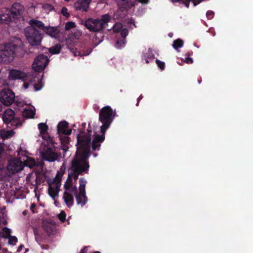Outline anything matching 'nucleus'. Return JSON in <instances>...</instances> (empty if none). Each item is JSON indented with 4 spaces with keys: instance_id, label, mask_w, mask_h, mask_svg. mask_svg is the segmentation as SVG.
Instances as JSON below:
<instances>
[{
    "instance_id": "obj_50",
    "label": "nucleus",
    "mask_w": 253,
    "mask_h": 253,
    "mask_svg": "<svg viewBox=\"0 0 253 253\" xmlns=\"http://www.w3.org/2000/svg\"><path fill=\"white\" fill-rule=\"evenodd\" d=\"M3 0H0V5L2 3Z\"/></svg>"
},
{
    "instance_id": "obj_44",
    "label": "nucleus",
    "mask_w": 253,
    "mask_h": 253,
    "mask_svg": "<svg viewBox=\"0 0 253 253\" xmlns=\"http://www.w3.org/2000/svg\"><path fill=\"white\" fill-rule=\"evenodd\" d=\"M71 52L74 54V56H76L78 55V54H77L78 52L76 50L72 49L71 50Z\"/></svg>"
},
{
    "instance_id": "obj_41",
    "label": "nucleus",
    "mask_w": 253,
    "mask_h": 253,
    "mask_svg": "<svg viewBox=\"0 0 253 253\" xmlns=\"http://www.w3.org/2000/svg\"><path fill=\"white\" fill-rule=\"evenodd\" d=\"M36 205L34 203L32 204L30 206V210L34 213L36 212L35 211V208H36Z\"/></svg>"
},
{
    "instance_id": "obj_19",
    "label": "nucleus",
    "mask_w": 253,
    "mask_h": 253,
    "mask_svg": "<svg viewBox=\"0 0 253 253\" xmlns=\"http://www.w3.org/2000/svg\"><path fill=\"white\" fill-rule=\"evenodd\" d=\"M41 30L51 38H56L59 34V30L56 27L51 26L46 27L44 26L43 23V26L41 27Z\"/></svg>"
},
{
    "instance_id": "obj_1",
    "label": "nucleus",
    "mask_w": 253,
    "mask_h": 253,
    "mask_svg": "<svg viewBox=\"0 0 253 253\" xmlns=\"http://www.w3.org/2000/svg\"><path fill=\"white\" fill-rule=\"evenodd\" d=\"M77 151L75 156L71 162L70 171L64 184L63 199L66 206L72 207L74 202L75 196L77 204L81 207L84 206L87 202L85 187L86 180L81 178L79 180V193L77 187V180L80 174L87 173L89 164L87 159L90 155L91 138L84 132L81 131L77 135Z\"/></svg>"
},
{
    "instance_id": "obj_37",
    "label": "nucleus",
    "mask_w": 253,
    "mask_h": 253,
    "mask_svg": "<svg viewBox=\"0 0 253 253\" xmlns=\"http://www.w3.org/2000/svg\"><path fill=\"white\" fill-rule=\"evenodd\" d=\"M206 16L208 19H211L214 16V12L212 11L209 10L207 12Z\"/></svg>"
},
{
    "instance_id": "obj_6",
    "label": "nucleus",
    "mask_w": 253,
    "mask_h": 253,
    "mask_svg": "<svg viewBox=\"0 0 253 253\" xmlns=\"http://www.w3.org/2000/svg\"><path fill=\"white\" fill-rule=\"evenodd\" d=\"M110 16L105 14L101 16V19L88 18L85 21L84 26L90 31L98 32L105 28L110 21Z\"/></svg>"
},
{
    "instance_id": "obj_47",
    "label": "nucleus",
    "mask_w": 253,
    "mask_h": 253,
    "mask_svg": "<svg viewBox=\"0 0 253 253\" xmlns=\"http://www.w3.org/2000/svg\"><path fill=\"white\" fill-rule=\"evenodd\" d=\"M30 7H32V8H33V9H35V5H34V3H30Z\"/></svg>"
},
{
    "instance_id": "obj_25",
    "label": "nucleus",
    "mask_w": 253,
    "mask_h": 253,
    "mask_svg": "<svg viewBox=\"0 0 253 253\" xmlns=\"http://www.w3.org/2000/svg\"><path fill=\"white\" fill-rule=\"evenodd\" d=\"M61 49V45L60 44H57L53 46L48 48L49 52L51 54H58Z\"/></svg>"
},
{
    "instance_id": "obj_2",
    "label": "nucleus",
    "mask_w": 253,
    "mask_h": 253,
    "mask_svg": "<svg viewBox=\"0 0 253 253\" xmlns=\"http://www.w3.org/2000/svg\"><path fill=\"white\" fill-rule=\"evenodd\" d=\"M116 116V111L110 106H106L100 111L99 120L102 124L100 126V134H97L94 130L88 129L85 133L89 135V138L92 139L91 148L92 150H99L101 143L105 139L106 130L109 127Z\"/></svg>"
},
{
    "instance_id": "obj_7",
    "label": "nucleus",
    "mask_w": 253,
    "mask_h": 253,
    "mask_svg": "<svg viewBox=\"0 0 253 253\" xmlns=\"http://www.w3.org/2000/svg\"><path fill=\"white\" fill-rule=\"evenodd\" d=\"M63 173V172L58 171L56 177L48 183V194L55 201L59 197V192L61 185V179Z\"/></svg>"
},
{
    "instance_id": "obj_17",
    "label": "nucleus",
    "mask_w": 253,
    "mask_h": 253,
    "mask_svg": "<svg viewBox=\"0 0 253 253\" xmlns=\"http://www.w3.org/2000/svg\"><path fill=\"white\" fill-rule=\"evenodd\" d=\"M68 123L66 121H61L57 125V132L59 136L64 134H70L72 129H68Z\"/></svg>"
},
{
    "instance_id": "obj_21",
    "label": "nucleus",
    "mask_w": 253,
    "mask_h": 253,
    "mask_svg": "<svg viewBox=\"0 0 253 253\" xmlns=\"http://www.w3.org/2000/svg\"><path fill=\"white\" fill-rule=\"evenodd\" d=\"M37 179L38 176L36 172H31L29 173L26 177L27 182L33 185H37L38 184Z\"/></svg>"
},
{
    "instance_id": "obj_40",
    "label": "nucleus",
    "mask_w": 253,
    "mask_h": 253,
    "mask_svg": "<svg viewBox=\"0 0 253 253\" xmlns=\"http://www.w3.org/2000/svg\"><path fill=\"white\" fill-rule=\"evenodd\" d=\"M92 0H81L84 5H87L88 7L89 3Z\"/></svg>"
},
{
    "instance_id": "obj_30",
    "label": "nucleus",
    "mask_w": 253,
    "mask_h": 253,
    "mask_svg": "<svg viewBox=\"0 0 253 253\" xmlns=\"http://www.w3.org/2000/svg\"><path fill=\"white\" fill-rule=\"evenodd\" d=\"M42 8L45 12H49L53 9V6L51 4L48 3L43 4L42 6Z\"/></svg>"
},
{
    "instance_id": "obj_14",
    "label": "nucleus",
    "mask_w": 253,
    "mask_h": 253,
    "mask_svg": "<svg viewBox=\"0 0 253 253\" xmlns=\"http://www.w3.org/2000/svg\"><path fill=\"white\" fill-rule=\"evenodd\" d=\"M40 153L43 160L48 162L55 161L57 158V155L51 149L48 148L44 151H41Z\"/></svg>"
},
{
    "instance_id": "obj_28",
    "label": "nucleus",
    "mask_w": 253,
    "mask_h": 253,
    "mask_svg": "<svg viewBox=\"0 0 253 253\" xmlns=\"http://www.w3.org/2000/svg\"><path fill=\"white\" fill-rule=\"evenodd\" d=\"M183 45V42L180 39H178L173 42L172 44L173 47L177 50L178 48H181Z\"/></svg>"
},
{
    "instance_id": "obj_26",
    "label": "nucleus",
    "mask_w": 253,
    "mask_h": 253,
    "mask_svg": "<svg viewBox=\"0 0 253 253\" xmlns=\"http://www.w3.org/2000/svg\"><path fill=\"white\" fill-rule=\"evenodd\" d=\"M75 6L77 9L83 11H87L88 10L87 5H84L81 1H78L76 2Z\"/></svg>"
},
{
    "instance_id": "obj_49",
    "label": "nucleus",
    "mask_w": 253,
    "mask_h": 253,
    "mask_svg": "<svg viewBox=\"0 0 253 253\" xmlns=\"http://www.w3.org/2000/svg\"><path fill=\"white\" fill-rule=\"evenodd\" d=\"M1 110H2V106H1V105L0 104V112H1Z\"/></svg>"
},
{
    "instance_id": "obj_22",
    "label": "nucleus",
    "mask_w": 253,
    "mask_h": 253,
    "mask_svg": "<svg viewBox=\"0 0 253 253\" xmlns=\"http://www.w3.org/2000/svg\"><path fill=\"white\" fill-rule=\"evenodd\" d=\"M15 132L12 130H0V135L3 140L8 139L12 137Z\"/></svg>"
},
{
    "instance_id": "obj_3",
    "label": "nucleus",
    "mask_w": 253,
    "mask_h": 253,
    "mask_svg": "<svg viewBox=\"0 0 253 253\" xmlns=\"http://www.w3.org/2000/svg\"><path fill=\"white\" fill-rule=\"evenodd\" d=\"M7 79L9 81L21 80L23 83L22 88L24 90L38 91L43 87L41 79L36 74L26 73L17 69L8 70Z\"/></svg>"
},
{
    "instance_id": "obj_27",
    "label": "nucleus",
    "mask_w": 253,
    "mask_h": 253,
    "mask_svg": "<svg viewBox=\"0 0 253 253\" xmlns=\"http://www.w3.org/2000/svg\"><path fill=\"white\" fill-rule=\"evenodd\" d=\"M11 234V229L7 227L3 228L0 232L1 237L4 238H8Z\"/></svg>"
},
{
    "instance_id": "obj_8",
    "label": "nucleus",
    "mask_w": 253,
    "mask_h": 253,
    "mask_svg": "<svg viewBox=\"0 0 253 253\" xmlns=\"http://www.w3.org/2000/svg\"><path fill=\"white\" fill-rule=\"evenodd\" d=\"M122 28L123 26L121 23H116L113 27V30L114 32H121L122 39L118 40L115 44L116 47L118 48H121L124 47L126 43L125 38L128 35V30L126 28Z\"/></svg>"
},
{
    "instance_id": "obj_4",
    "label": "nucleus",
    "mask_w": 253,
    "mask_h": 253,
    "mask_svg": "<svg viewBox=\"0 0 253 253\" xmlns=\"http://www.w3.org/2000/svg\"><path fill=\"white\" fill-rule=\"evenodd\" d=\"M22 43L20 39L13 38L2 44L0 46V62L10 63L15 58L22 56V55L20 53Z\"/></svg>"
},
{
    "instance_id": "obj_45",
    "label": "nucleus",
    "mask_w": 253,
    "mask_h": 253,
    "mask_svg": "<svg viewBox=\"0 0 253 253\" xmlns=\"http://www.w3.org/2000/svg\"><path fill=\"white\" fill-rule=\"evenodd\" d=\"M143 98V96L142 95H140L139 97L137 99V102L136 103V106H138V104H139V101Z\"/></svg>"
},
{
    "instance_id": "obj_52",
    "label": "nucleus",
    "mask_w": 253,
    "mask_h": 253,
    "mask_svg": "<svg viewBox=\"0 0 253 253\" xmlns=\"http://www.w3.org/2000/svg\"><path fill=\"white\" fill-rule=\"evenodd\" d=\"M96 156H97V154H94V157H96Z\"/></svg>"
},
{
    "instance_id": "obj_48",
    "label": "nucleus",
    "mask_w": 253,
    "mask_h": 253,
    "mask_svg": "<svg viewBox=\"0 0 253 253\" xmlns=\"http://www.w3.org/2000/svg\"><path fill=\"white\" fill-rule=\"evenodd\" d=\"M23 247V246H19V247L18 248V250H17V251L18 252H19L20 251V250Z\"/></svg>"
},
{
    "instance_id": "obj_15",
    "label": "nucleus",
    "mask_w": 253,
    "mask_h": 253,
    "mask_svg": "<svg viewBox=\"0 0 253 253\" xmlns=\"http://www.w3.org/2000/svg\"><path fill=\"white\" fill-rule=\"evenodd\" d=\"M12 20L9 8L3 7L0 9V23L9 24Z\"/></svg>"
},
{
    "instance_id": "obj_23",
    "label": "nucleus",
    "mask_w": 253,
    "mask_h": 253,
    "mask_svg": "<svg viewBox=\"0 0 253 253\" xmlns=\"http://www.w3.org/2000/svg\"><path fill=\"white\" fill-rule=\"evenodd\" d=\"M23 161L24 166H26L29 168H33L37 165L34 159L29 157H24L23 159Z\"/></svg>"
},
{
    "instance_id": "obj_55",
    "label": "nucleus",
    "mask_w": 253,
    "mask_h": 253,
    "mask_svg": "<svg viewBox=\"0 0 253 253\" xmlns=\"http://www.w3.org/2000/svg\"><path fill=\"white\" fill-rule=\"evenodd\" d=\"M1 73V70L0 69V73Z\"/></svg>"
},
{
    "instance_id": "obj_12",
    "label": "nucleus",
    "mask_w": 253,
    "mask_h": 253,
    "mask_svg": "<svg viewBox=\"0 0 253 253\" xmlns=\"http://www.w3.org/2000/svg\"><path fill=\"white\" fill-rule=\"evenodd\" d=\"M24 167V165L22 160L13 159L9 161L7 169L9 173L14 174L22 170Z\"/></svg>"
},
{
    "instance_id": "obj_34",
    "label": "nucleus",
    "mask_w": 253,
    "mask_h": 253,
    "mask_svg": "<svg viewBox=\"0 0 253 253\" xmlns=\"http://www.w3.org/2000/svg\"><path fill=\"white\" fill-rule=\"evenodd\" d=\"M6 223L7 221L4 215L3 214H0V225L1 224H5Z\"/></svg>"
},
{
    "instance_id": "obj_18",
    "label": "nucleus",
    "mask_w": 253,
    "mask_h": 253,
    "mask_svg": "<svg viewBox=\"0 0 253 253\" xmlns=\"http://www.w3.org/2000/svg\"><path fill=\"white\" fill-rule=\"evenodd\" d=\"M19 106L24 107L26 105V107L23 109L22 112L23 116L26 118H32L35 115V109L33 106H27V104L24 102H20Z\"/></svg>"
},
{
    "instance_id": "obj_24",
    "label": "nucleus",
    "mask_w": 253,
    "mask_h": 253,
    "mask_svg": "<svg viewBox=\"0 0 253 253\" xmlns=\"http://www.w3.org/2000/svg\"><path fill=\"white\" fill-rule=\"evenodd\" d=\"M143 58L145 59L146 63H149V59H153L154 58V54L151 49H148L143 54Z\"/></svg>"
},
{
    "instance_id": "obj_11",
    "label": "nucleus",
    "mask_w": 253,
    "mask_h": 253,
    "mask_svg": "<svg viewBox=\"0 0 253 253\" xmlns=\"http://www.w3.org/2000/svg\"><path fill=\"white\" fill-rule=\"evenodd\" d=\"M15 113L13 110L8 109L4 113L2 119L5 123H11V125L15 127H18L22 124L21 122L18 118L14 117Z\"/></svg>"
},
{
    "instance_id": "obj_20",
    "label": "nucleus",
    "mask_w": 253,
    "mask_h": 253,
    "mask_svg": "<svg viewBox=\"0 0 253 253\" xmlns=\"http://www.w3.org/2000/svg\"><path fill=\"white\" fill-rule=\"evenodd\" d=\"M68 134L61 135L59 136L61 141V148L64 152L67 151L69 148V137L67 136Z\"/></svg>"
},
{
    "instance_id": "obj_39",
    "label": "nucleus",
    "mask_w": 253,
    "mask_h": 253,
    "mask_svg": "<svg viewBox=\"0 0 253 253\" xmlns=\"http://www.w3.org/2000/svg\"><path fill=\"white\" fill-rule=\"evenodd\" d=\"M184 61L188 64L192 63L193 62V60L192 58L190 57H186L184 60Z\"/></svg>"
},
{
    "instance_id": "obj_43",
    "label": "nucleus",
    "mask_w": 253,
    "mask_h": 253,
    "mask_svg": "<svg viewBox=\"0 0 253 253\" xmlns=\"http://www.w3.org/2000/svg\"><path fill=\"white\" fill-rule=\"evenodd\" d=\"M0 253H11L9 252L6 249L0 248Z\"/></svg>"
},
{
    "instance_id": "obj_32",
    "label": "nucleus",
    "mask_w": 253,
    "mask_h": 253,
    "mask_svg": "<svg viewBox=\"0 0 253 253\" xmlns=\"http://www.w3.org/2000/svg\"><path fill=\"white\" fill-rule=\"evenodd\" d=\"M75 27V23L73 22H68L65 25V29L66 30H69L72 28H74Z\"/></svg>"
},
{
    "instance_id": "obj_38",
    "label": "nucleus",
    "mask_w": 253,
    "mask_h": 253,
    "mask_svg": "<svg viewBox=\"0 0 253 253\" xmlns=\"http://www.w3.org/2000/svg\"><path fill=\"white\" fill-rule=\"evenodd\" d=\"M4 144L0 142V155L4 153Z\"/></svg>"
},
{
    "instance_id": "obj_53",
    "label": "nucleus",
    "mask_w": 253,
    "mask_h": 253,
    "mask_svg": "<svg viewBox=\"0 0 253 253\" xmlns=\"http://www.w3.org/2000/svg\"><path fill=\"white\" fill-rule=\"evenodd\" d=\"M66 1H69L70 0H65Z\"/></svg>"
},
{
    "instance_id": "obj_5",
    "label": "nucleus",
    "mask_w": 253,
    "mask_h": 253,
    "mask_svg": "<svg viewBox=\"0 0 253 253\" xmlns=\"http://www.w3.org/2000/svg\"><path fill=\"white\" fill-rule=\"evenodd\" d=\"M30 26L27 27L25 30V35L26 39L32 46L39 45L42 39V36L40 33L41 27L43 26V23L35 19L29 21Z\"/></svg>"
},
{
    "instance_id": "obj_35",
    "label": "nucleus",
    "mask_w": 253,
    "mask_h": 253,
    "mask_svg": "<svg viewBox=\"0 0 253 253\" xmlns=\"http://www.w3.org/2000/svg\"><path fill=\"white\" fill-rule=\"evenodd\" d=\"M61 13L64 16H65L66 17H68L70 15L69 12H68L67 9L65 7H62L61 9Z\"/></svg>"
},
{
    "instance_id": "obj_54",
    "label": "nucleus",
    "mask_w": 253,
    "mask_h": 253,
    "mask_svg": "<svg viewBox=\"0 0 253 253\" xmlns=\"http://www.w3.org/2000/svg\"><path fill=\"white\" fill-rule=\"evenodd\" d=\"M199 83L200 84L201 83V81H199Z\"/></svg>"
},
{
    "instance_id": "obj_9",
    "label": "nucleus",
    "mask_w": 253,
    "mask_h": 253,
    "mask_svg": "<svg viewBox=\"0 0 253 253\" xmlns=\"http://www.w3.org/2000/svg\"><path fill=\"white\" fill-rule=\"evenodd\" d=\"M48 60L47 56L41 54L37 57L35 59L33 64L32 69L35 72L42 71L47 66Z\"/></svg>"
},
{
    "instance_id": "obj_13",
    "label": "nucleus",
    "mask_w": 253,
    "mask_h": 253,
    "mask_svg": "<svg viewBox=\"0 0 253 253\" xmlns=\"http://www.w3.org/2000/svg\"><path fill=\"white\" fill-rule=\"evenodd\" d=\"M24 6L18 2H14L9 8L10 13L12 19L17 18L21 17L24 11Z\"/></svg>"
},
{
    "instance_id": "obj_42",
    "label": "nucleus",
    "mask_w": 253,
    "mask_h": 253,
    "mask_svg": "<svg viewBox=\"0 0 253 253\" xmlns=\"http://www.w3.org/2000/svg\"><path fill=\"white\" fill-rule=\"evenodd\" d=\"M139 2L142 4H147L149 2V0H137Z\"/></svg>"
},
{
    "instance_id": "obj_46",
    "label": "nucleus",
    "mask_w": 253,
    "mask_h": 253,
    "mask_svg": "<svg viewBox=\"0 0 253 253\" xmlns=\"http://www.w3.org/2000/svg\"><path fill=\"white\" fill-rule=\"evenodd\" d=\"M172 2H176L179 1H181L183 3V0H171Z\"/></svg>"
},
{
    "instance_id": "obj_10",
    "label": "nucleus",
    "mask_w": 253,
    "mask_h": 253,
    "mask_svg": "<svg viewBox=\"0 0 253 253\" xmlns=\"http://www.w3.org/2000/svg\"><path fill=\"white\" fill-rule=\"evenodd\" d=\"M15 99V94L10 89H4L0 92V101L5 106L12 104Z\"/></svg>"
},
{
    "instance_id": "obj_16",
    "label": "nucleus",
    "mask_w": 253,
    "mask_h": 253,
    "mask_svg": "<svg viewBox=\"0 0 253 253\" xmlns=\"http://www.w3.org/2000/svg\"><path fill=\"white\" fill-rule=\"evenodd\" d=\"M38 129L40 130V135L42 136L44 140L42 142L45 145H46V141L48 142L51 139L47 134V130L48 129V126L45 123H40L38 125Z\"/></svg>"
},
{
    "instance_id": "obj_29",
    "label": "nucleus",
    "mask_w": 253,
    "mask_h": 253,
    "mask_svg": "<svg viewBox=\"0 0 253 253\" xmlns=\"http://www.w3.org/2000/svg\"><path fill=\"white\" fill-rule=\"evenodd\" d=\"M203 0H183V3H184L187 7H188L190 1H192L194 6H196Z\"/></svg>"
},
{
    "instance_id": "obj_31",
    "label": "nucleus",
    "mask_w": 253,
    "mask_h": 253,
    "mask_svg": "<svg viewBox=\"0 0 253 253\" xmlns=\"http://www.w3.org/2000/svg\"><path fill=\"white\" fill-rule=\"evenodd\" d=\"M17 238L15 236H9L8 237V243L10 245H14L17 242Z\"/></svg>"
},
{
    "instance_id": "obj_51",
    "label": "nucleus",
    "mask_w": 253,
    "mask_h": 253,
    "mask_svg": "<svg viewBox=\"0 0 253 253\" xmlns=\"http://www.w3.org/2000/svg\"><path fill=\"white\" fill-rule=\"evenodd\" d=\"M169 35L170 37H172V34H169Z\"/></svg>"
},
{
    "instance_id": "obj_36",
    "label": "nucleus",
    "mask_w": 253,
    "mask_h": 253,
    "mask_svg": "<svg viewBox=\"0 0 253 253\" xmlns=\"http://www.w3.org/2000/svg\"><path fill=\"white\" fill-rule=\"evenodd\" d=\"M58 217L61 221H62V222L64 221L65 220V218H66L65 213L64 212H60L58 215Z\"/></svg>"
},
{
    "instance_id": "obj_33",
    "label": "nucleus",
    "mask_w": 253,
    "mask_h": 253,
    "mask_svg": "<svg viewBox=\"0 0 253 253\" xmlns=\"http://www.w3.org/2000/svg\"><path fill=\"white\" fill-rule=\"evenodd\" d=\"M156 63L157 66L161 69L163 70L165 68V63L164 62L161 61L158 59H156Z\"/></svg>"
}]
</instances>
